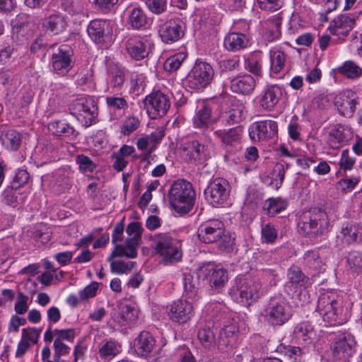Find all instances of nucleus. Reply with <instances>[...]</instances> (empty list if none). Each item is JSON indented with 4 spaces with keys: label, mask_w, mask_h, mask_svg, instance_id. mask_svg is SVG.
I'll return each instance as SVG.
<instances>
[{
    "label": "nucleus",
    "mask_w": 362,
    "mask_h": 362,
    "mask_svg": "<svg viewBox=\"0 0 362 362\" xmlns=\"http://www.w3.org/2000/svg\"><path fill=\"white\" fill-rule=\"evenodd\" d=\"M298 227L300 233L309 238H316L327 233L330 224L326 211L315 207L301 214Z\"/></svg>",
    "instance_id": "f257e3e1"
},
{
    "label": "nucleus",
    "mask_w": 362,
    "mask_h": 362,
    "mask_svg": "<svg viewBox=\"0 0 362 362\" xmlns=\"http://www.w3.org/2000/svg\"><path fill=\"white\" fill-rule=\"evenodd\" d=\"M168 196L170 204L175 211L185 214L192 210L196 194L190 182L177 180L171 185Z\"/></svg>",
    "instance_id": "f03ea898"
},
{
    "label": "nucleus",
    "mask_w": 362,
    "mask_h": 362,
    "mask_svg": "<svg viewBox=\"0 0 362 362\" xmlns=\"http://www.w3.org/2000/svg\"><path fill=\"white\" fill-rule=\"evenodd\" d=\"M341 301L336 292L327 291L318 298L316 311L327 326L342 325L346 322L341 316Z\"/></svg>",
    "instance_id": "7ed1b4c3"
},
{
    "label": "nucleus",
    "mask_w": 362,
    "mask_h": 362,
    "mask_svg": "<svg viewBox=\"0 0 362 362\" xmlns=\"http://www.w3.org/2000/svg\"><path fill=\"white\" fill-rule=\"evenodd\" d=\"M69 110L86 127L97 122L98 107L91 97L84 96L73 100L69 105Z\"/></svg>",
    "instance_id": "20e7f679"
},
{
    "label": "nucleus",
    "mask_w": 362,
    "mask_h": 362,
    "mask_svg": "<svg viewBox=\"0 0 362 362\" xmlns=\"http://www.w3.org/2000/svg\"><path fill=\"white\" fill-rule=\"evenodd\" d=\"M230 185L228 182L221 177L213 180L204 190L206 200L214 207L224 206L228 204Z\"/></svg>",
    "instance_id": "39448f33"
},
{
    "label": "nucleus",
    "mask_w": 362,
    "mask_h": 362,
    "mask_svg": "<svg viewBox=\"0 0 362 362\" xmlns=\"http://www.w3.org/2000/svg\"><path fill=\"white\" fill-rule=\"evenodd\" d=\"M264 313L267 322L274 326L284 325L292 316L289 305L281 298H271Z\"/></svg>",
    "instance_id": "423d86ee"
},
{
    "label": "nucleus",
    "mask_w": 362,
    "mask_h": 362,
    "mask_svg": "<svg viewBox=\"0 0 362 362\" xmlns=\"http://www.w3.org/2000/svg\"><path fill=\"white\" fill-rule=\"evenodd\" d=\"M155 248L165 263L178 262L182 257L179 243L168 234H158L153 240Z\"/></svg>",
    "instance_id": "0eeeda50"
},
{
    "label": "nucleus",
    "mask_w": 362,
    "mask_h": 362,
    "mask_svg": "<svg viewBox=\"0 0 362 362\" xmlns=\"http://www.w3.org/2000/svg\"><path fill=\"white\" fill-rule=\"evenodd\" d=\"M73 55L74 51L68 45L54 47L50 61L54 71L60 76L66 75L74 65Z\"/></svg>",
    "instance_id": "6e6552de"
},
{
    "label": "nucleus",
    "mask_w": 362,
    "mask_h": 362,
    "mask_svg": "<svg viewBox=\"0 0 362 362\" xmlns=\"http://www.w3.org/2000/svg\"><path fill=\"white\" fill-rule=\"evenodd\" d=\"M214 69L204 62H197L187 77V83L189 88L199 90L206 87L212 81Z\"/></svg>",
    "instance_id": "1a4fd4ad"
},
{
    "label": "nucleus",
    "mask_w": 362,
    "mask_h": 362,
    "mask_svg": "<svg viewBox=\"0 0 362 362\" xmlns=\"http://www.w3.org/2000/svg\"><path fill=\"white\" fill-rule=\"evenodd\" d=\"M236 291L241 302L247 305H251L263 295L261 283L251 278H242L237 280Z\"/></svg>",
    "instance_id": "9d476101"
},
{
    "label": "nucleus",
    "mask_w": 362,
    "mask_h": 362,
    "mask_svg": "<svg viewBox=\"0 0 362 362\" xmlns=\"http://www.w3.org/2000/svg\"><path fill=\"white\" fill-rule=\"evenodd\" d=\"M198 276L206 281L210 286L219 291L228 281V272L212 263L204 264L198 268Z\"/></svg>",
    "instance_id": "9b49d317"
},
{
    "label": "nucleus",
    "mask_w": 362,
    "mask_h": 362,
    "mask_svg": "<svg viewBox=\"0 0 362 362\" xmlns=\"http://www.w3.org/2000/svg\"><path fill=\"white\" fill-rule=\"evenodd\" d=\"M144 105L151 118L156 119L167 113L170 107V101L168 95L158 90L146 96Z\"/></svg>",
    "instance_id": "f8f14e48"
},
{
    "label": "nucleus",
    "mask_w": 362,
    "mask_h": 362,
    "mask_svg": "<svg viewBox=\"0 0 362 362\" xmlns=\"http://www.w3.org/2000/svg\"><path fill=\"white\" fill-rule=\"evenodd\" d=\"M185 150L187 151V156L189 162L203 164L211 158V139H209L204 142L198 140L188 142Z\"/></svg>",
    "instance_id": "ddd939ff"
},
{
    "label": "nucleus",
    "mask_w": 362,
    "mask_h": 362,
    "mask_svg": "<svg viewBox=\"0 0 362 362\" xmlns=\"http://www.w3.org/2000/svg\"><path fill=\"white\" fill-rule=\"evenodd\" d=\"M278 133L277 122L272 119L256 122L250 128V137L253 141H268Z\"/></svg>",
    "instance_id": "4468645a"
},
{
    "label": "nucleus",
    "mask_w": 362,
    "mask_h": 362,
    "mask_svg": "<svg viewBox=\"0 0 362 362\" xmlns=\"http://www.w3.org/2000/svg\"><path fill=\"white\" fill-rule=\"evenodd\" d=\"M87 33L93 42L98 44H103L109 40L112 35L111 23L105 19H94L89 23Z\"/></svg>",
    "instance_id": "2eb2a0df"
},
{
    "label": "nucleus",
    "mask_w": 362,
    "mask_h": 362,
    "mask_svg": "<svg viewBox=\"0 0 362 362\" xmlns=\"http://www.w3.org/2000/svg\"><path fill=\"white\" fill-rule=\"evenodd\" d=\"M185 23L178 18H171L160 25L159 35L163 42H175L181 39L185 34Z\"/></svg>",
    "instance_id": "dca6fc26"
},
{
    "label": "nucleus",
    "mask_w": 362,
    "mask_h": 362,
    "mask_svg": "<svg viewBox=\"0 0 362 362\" xmlns=\"http://www.w3.org/2000/svg\"><path fill=\"white\" fill-rule=\"evenodd\" d=\"M224 232L223 223L218 220H211L201 224L197 230L200 241L206 244L217 243Z\"/></svg>",
    "instance_id": "f3484780"
},
{
    "label": "nucleus",
    "mask_w": 362,
    "mask_h": 362,
    "mask_svg": "<svg viewBox=\"0 0 362 362\" xmlns=\"http://www.w3.org/2000/svg\"><path fill=\"white\" fill-rule=\"evenodd\" d=\"M355 346L354 336L347 332L340 334L332 345L334 356L339 360L346 361L355 352Z\"/></svg>",
    "instance_id": "a211bd4d"
},
{
    "label": "nucleus",
    "mask_w": 362,
    "mask_h": 362,
    "mask_svg": "<svg viewBox=\"0 0 362 362\" xmlns=\"http://www.w3.org/2000/svg\"><path fill=\"white\" fill-rule=\"evenodd\" d=\"M359 98L351 90H346L339 93L335 98L334 105L340 115L350 118L351 117L358 104Z\"/></svg>",
    "instance_id": "6ab92c4d"
},
{
    "label": "nucleus",
    "mask_w": 362,
    "mask_h": 362,
    "mask_svg": "<svg viewBox=\"0 0 362 362\" xmlns=\"http://www.w3.org/2000/svg\"><path fill=\"white\" fill-rule=\"evenodd\" d=\"M194 314L192 304L187 300H177L170 305L168 311L169 317L178 323H185L191 319Z\"/></svg>",
    "instance_id": "aec40b11"
},
{
    "label": "nucleus",
    "mask_w": 362,
    "mask_h": 362,
    "mask_svg": "<svg viewBox=\"0 0 362 362\" xmlns=\"http://www.w3.org/2000/svg\"><path fill=\"white\" fill-rule=\"evenodd\" d=\"M151 42L145 37H134L129 38L126 43L129 54L136 60L144 59L148 56Z\"/></svg>",
    "instance_id": "412c9836"
},
{
    "label": "nucleus",
    "mask_w": 362,
    "mask_h": 362,
    "mask_svg": "<svg viewBox=\"0 0 362 362\" xmlns=\"http://www.w3.org/2000/svg\"><path fill=\"white\" fill-rule=\"evenodd\" d=\"M356 18L346 14L337 16L330 24L332 33L334 35L347 36L355 26Z\"/></svg>",
    "instance_id": "4be33fe9"
},
{
    "label": "nucleus",
    "mask_w": 362,
    "mask_h": 362,
    "mask_svg": "<svg viewBox=\"0 0 362 362\" xmlns=\"http://www.w3.org/2000/svg\"><path fill=\"white\" fill-rule=\"evenodd\" d=\"M282 95L281 89L277 86H269L264 89L259 101L264 110H272L278 104Z\"/></svg>",
    "instance_id": "5701e85b"
},
{
    "label": "nucleus",
    "mask_w": 362,
    "mask_h": 362,
    "mask_svg": "<svg viewBox=\"0 0 362 362\" xmlns=\"http://www.w3.org/2000/svg\"><path fill=\"white\" fill-rule=\"evenodd\" d=\"M293 337L298 344L303 347L308 346L315 338L313 326L308 322L298 324L294 328Z\"/></svg>",
    "instance_id": "b1692460"
},
{
    "label": "nucleus",
    "mask_w": 362,
    "mask_h": 362,
    "mask_svg": "<svg viewBox=\"0 0 362 362\" xmlns=\"http://www.w3.org/2000/svg\"><path fill=\"white\" fill-rule=\"evenodd\" d=\"M255 86V80L250 74L239 75L230 80V90L238 94L249 95Z\"/></svg>",
    "instance_id": "393cba45"
},
{
    "label": "nucleus",
    "mask_w": 362,
    "mask_h": 362,
    "mask_svg": "<svg viewBox=\"0 0 362 362\" xmlns=\"http://www.w3.org/2000/svg\"><path fill=\"white\" fill-rule=\"evenodd\" d=\"M250 45L249 37L239 32H230L228 33L223 42L226 49L231 52H237L247 47Z\"/></svg>",
    "instance_id": "a878e982"
},
{
    "label": "nucleus",
    "mask_w": 362,
    "mask_h": 362,
    "mask_svg": "<svg viewBox=\"0 0 362 362\" xmlns=\"http://www.w3.org/2000/svg\"><path fill=\"white\" fill-rule=\"evenodd\" d=\"M156 340L148 332L143 331L134 341V350L139 356H146L154 349Z\"/></svg>",
    "instance_id": "bb28decb"
},
{
    "label": "nucleus",
    "mask_w": 362,
    "mask_h": 362,
    "mask_svg": "<svg viewBox=\"0 0 362 362\" xmlns=\"http://www.w3.org/2000/svg\"><path fill=\"white\" fill-rule=\"evenodd\" d=\"M215 134L218 138L221 139L223 144H224L228 148L233 147L235 151H238L241 148L240 146V136L241 130L238 128H231L228 131L219 130L215 132Z\"/></svg>",
    "instance_id": "cd10ccee"
},
{
    "label": "nucleus",
    "mask_w": 362,
    "mask_h": 362,
    "mask_svg": "<svg viewBox=\"0 0 362 362\" xmlns=\"http://www.w3.org/2000/svg\"><path fill=\"white\" fill-rule=\"evenodd\" d=\"M67 23L64 17L59 13L52 14L42 21V27L53 35L62 33L66 28Z\"/></svg>",
    "instance_id": "c85d7f7f"
},
{
    "label": "nucleus",
    "mask_w": 362,
    "mask_h": 362,
    "mask_svg": "<svg viewBox=\"0 0 362 362\" xmlns=\"http://www.w3.org/2000/svg\"><path fill=\"white\" fill-rule=\"evenodd\" d=\"M201 280L202 278L198 276V269L196 275L192 274H185L183 278V285L186 296L189 298H195L201 286Z\"/></svg>",
    "instance_id": "c756f323"
},
{
    "label": "nucleus",
    "mask_w": 362,
    "mask_h": 362,
    "mask_svg": "<svg viewBox=\"0 0 362 362\" xmlns=\"http://www.w3.org/2000/svg\"><path fill=\"white\" fill-rule=\"evenodd\" d=\"M212 109L208 105L205 104L197 111L193 118V124L197 128H206L209 125L214 124L216 119H214L211 115Z\"/></svg>",
    "instance_id": "7c9ffc66"
},
{
    "label": "nucleus",
    "mask_w": 362,
    "mask_h": 362,
    "mask_svg": "<svg viewBox=\"0 0 362 362\" xmlns=\"http://www.w3.org/2000/svg\"><path fill=\"white\" fill-rule=\"evenodd\" d=\"M245 68L255 76H262V55L260 51L251 52L244 62Z\"/></svg>",
    "instance_id": "2f4dec72"
},
{
    "label": "nucleus",
    "mask_w": 362,
    "mask_h": 362,
    "mask_svg": "<svg viewBox=\"0 0 362 362\" xmlns=\"http://www.w3.org/2000/svg\"><path fill=\"white\" fill-rule=\"evenodd\" d=\"M98 352L102 358H113L121 352V346L115 339H105L100 344Z\"/></svg>",
    "instance_id": "473e14b6"
},
{
    "label": "nucleus",
    "mask_w": 362,
    "mask_h": 362,
    "mask_svg": "<svg viewBox=\"0 0 362 362\" xmlns=\"http://www.w3.org/2000/svg\"><path fill=\"white\" fill-rule=\"evenodd\" d=\"M128 23L133 28L140 29L147 25L148 18L143 9L135 7L129 11Z\"/></svg>",
    "instance_id": "72a5a7b5"
},
{
    "label": "nucleus",
    "mask_w": 362,
    "mask_h": 362,
    "mask_svg": "<svg viewBox=\"0 0 362 362\" xmlns=\"http://www.w3.org/2000/svg\"><path fill=\"white\" fill-rule=\"evenodd\" d=\"M287 277L288 279V284L297 287H306L308 282V279L305 277L300 269L297 266L291 267L287 272Z\"/></svg>",
    "instance_id": "f704fd0d"
},
{
    "label": "nucleus",
    "mask_w": 362,
    "mask_h": 362,
    "mask_svg": "<svg viewBox=\"0 0 362 362\" xmlns=\"http://www.w3.org/2000/svg\"><path fill=\"white\" fill-rule=\"evenodd\" d=\"M303 263L310 269L318 272L323 269L325 266L318 250L307 251L303 255Z\"/></svg>",
    "instance_id": "c9c22d12"
},
{
    "label": "nucleus",
    "mask_w": 362,
    "mask_h": 362,
    "mask_svg": "<svg viewBox=\"0 0 362 362\" xmlns=\"http://www.w3.org/2000/svg\"><path fill=\"white\" fill-rule=\"evenodd\" d=\"M285 176L284 164L277 163L268 177V185L275 189H279L284 182Z\"/></svg>",
    "instance_id": "e433bc0d"
},
{
    "label": "nucleus",
    "mask_w": 362,
    "mask_h": 362,
    "mask_svg": "<svg viewBox=\"0 0 362 362\" xmlns=\"http://www.w3.org/2000/svg\"><path fill=\"white\" fill-rule=\"evenodd\" d=\"M109 80L113 88H119L125 81L124 69L118 64H111L108 69Z\"/></svg>",
    "instance_id": "4c0bfd02"
},
{
    "label": "nucleus",
    "mask_w": 362,
    "mask_h": 362,
    "mask_svg": "<svg viewBox=\"0 0 362 362\" xmlns=\"http://www.w3.org/2000/svg\"><path fill=\"white\" fill-rule=\"evenodd\" d=\"M337 70L340 74L350 79L358 78L362 75V68L353 61H346Z\"/></svg>",
    "instance_id": "58836bf2"
},
{
    "label": "nucleus",
    "mask_w": 362,
    "mask_h": 362,
    "mask_svg": "<svg viewBox=\"0 0 362 362\" xmlns=\"http://www.w3.org/2000/svg\"><path fill=\"white\" fill-rule=\"evenodd\" d=\"M48 128L54 135L59 136H69L75 132V129L72 126L60 121L49 123Z\"/></svg>",
    "instance_id": "ea45409f"
},
{
    "label": "nucleus",
    "mask_w": 362,
    "mask_h": 362,
    "mask_svg": "<svg viewBox=\"0 0 362 362\" xmlns=\"http://www.w3.org/2000/svg\"><path fill=\"white\" fill-rule=\"evenodd\" d=\"M197 337L205 349H211L215 346V335L209 327L200 328L198 330Z\"/></svg>",
    "instance_id": "a19ab883"
},
{
    "label": "nucleus",
    "mask_w": 362,
    "mask_h": 362,
    "mask_svg": "<svg viewBox=\"0 0 362 362\" xmlns=\"http://www.w3.org/2000/svg\"><path fill=\"white\" fill-rule=\"evenodd\" d=\"M347 142L342 130L339 128L333 129L329 132L328 144L333 149H339Z\"/></svg>",
    "instance_id": "79ce46f5"
},
{
    "label": "nucleus",
    "mask_w": 362,
    "mask_h": 362,
    "mask_svg": "<svg viewBox=\"0 0 362 362\" xmlns=\"http://www.w3.org/2000/svg\"><path fill=\"white\" fill-rule=\"evenodd\" d=\"M4 144L11 150H17L19 148L21 144V135L19 132L11 129L2 137Z\"/></svg>",
    "instance_id": "37998d69"
},
{
    "label": "nucleus",
    "mask_w": 362,
    "mask_h": 362,
    "mask_svg": "<svg viewBox=\"0 0 362 362\" xmlns=\"http://www.w3.org/2000/svg\"><path fill=\"white\" fill-rule=\"evenodd\" d=\"M271 71L278 74L282 71L285 66L286 56L280 50H273L270 52Z\"/></svg>",
    "instance_id": "c03bdc74"
},
{
    "label": "nucleus",
    "mask_w": 362,
    "mask_h": 362,
    "mask_svg": "<svg viewBox=\"0 0 362 362\" xmlns=\"http://www.w3.org/2000/svg\"><path fill=\"white\" fill-rule=\"evenodd\" d=\"M287 206V202L281 198H269L266 201L264 209L267 211L268 214L274 216L275 214L282 211Z\"/></svg>",
    "instance_id": "a18cd8bd"
},
{
    "label": "nucleus",
    "mask_w": 362,
    "mask_h": 362,
    "mask_svg": "<svg viewBox=\"0 0 362 362\" xmlns=\"http://www.w3.org/2000/svg\"><path fill=\"white\" fill-rule=\"evenodd\" d=\"M145 4L148 11L156 16L164 14L168 8V0H146Z\"/></svg>",
    "instance_id": "49530a36"
},
{
    "label": "nucleus",
    "mask_w": 362,
    "mask_h": 362,
    "mask_svg": "<svg viewBox=\"0 0 362 362\" xmlns=\"http://www.w3.org/2000/svg\"><path fill=\"white\" fill-rule=\"evenodd\" d=\"M140 124L141 122L138 117L134 115L128 116L123 121L120 133L123 136H129L138 129Z\"/></svg>",
    "instance_id": "de8ad7c7"
},
{
    "label": "nucleus",
    "mask_w": 362,
    "mask_h": 362,
    "mask_svg": "<svg viewBox=\"0 0 362 362\" xmlns=\"http://www.w3.org/2000/svg\"><path fill=\"white\" fill-rule=\"evenodd\" d=\"M343 240L348 244L357 241L358 238L359 230L356 224H346L341 229Z\"/></svg>",
    "instance_id": "09e8293b"
},
{
    "label": "nucleus",
    "mask_w": 362,
    "mask_h": 362,
    "mask_svg": "<svg viewBox=\"0 0 362 362\" xmlns=\"http://www.w3.org/2000/svg\"><path fill=\"white\" fill-rule=\"evenodd\" d=\"M276 351L290 358H293V361H298L300 359L298 358L303 354V350L298 346H287L283 344L277 346Z\"/></svg>",
    "instance_id": "8fccbe9b"
},
{
    "label": "nucleus",
    "mask_w": 362,
    "mask_h": 362,
    "mask_svg": "<svg viewBox=\"0 0 362 362\" xmlns=\"http://www.w3.org/2000/svg\"><path fill=\"white\" fill-rule=\"evenodd\" d=\"M110 263V269L112 273L115 274H126L129 272L134 267V262H125L122 260H111L109 261Z\"/></svg>",
    "instance_id": "3c124183"
},
{
    "label": "nucleus",
    "mask_w": 362,
    "mask_h": 362,
    "mask_svg": "<svg viewBox=\"0 0 362 362\" xmlns=\"http://www.w3.org/2000/svg\"><path fill=\"white\" fill-rule=\"evenodd\" d=\"M185 56L182 53H177L173 56L170 57L164 63V69L167 71H175L178 69Z\"/></svg>",
    "instance_id": "603ef678"
},
{
    "label": "nucleus",
    "mask_w": 362,
    "mask_h": 362,
    "mask_svg": "<svg viewBox=\"0 0 362 362\" xmlns=\"http://www.w3.org/2000/svg\"><path fill=\"white\" fill-rule=\"evenodd\" d=\"M226 310L225 306L221 303H212L207 308L210 316L217 322H221L226 317Z\"/></svg>",
    "instance_id": "864d4df0"
},
{
    "label": "nucleus",
    "mask_w": 362,
    "mask_h": 362,
    "mask_svg": "<svg viewBox=\"0 0 362 362\" xmlns=\"http://www.w3.org/2000/svg\"><path fill=\"white\" fill-rule=\"evenodd\" d=\"M76 163L79 166V170L82 173L90 172L92 173L96 168V165L88 156L80 154L76 158Z\"/></svg>",
    "instance_id": "5fc2aeb1"
},
{
    "label": "nucleus",
    "mask_w": 362,
    "mask_h": 362,
    "mask_svg": "<svg viewBox=\"0 0 362 362\" xmlns=\"http://www.w3.org/2000/svg\"><path fill=\"white\" fill-rule=\"evenodd\" d=\"M261 233L264 242L267 243H273L277 238V230L270 223L262 226Z\"/></svg>",
    "instance_id": "6e6d98bb"
},
{
    "label": "nucleus",
    "mask_w": 362,
    "mask_h": 362,
    "mask_svg": "<svg viewBox=\"0 0 362 362\" xmlns=\"http://www.w3.org/2000/svg\"><path fill=\"white\" fill-rule=\"evenodd\" d=\"M30 175L25 169H19L16 173L11 182V189H18L28 182Z\"/></svg>",
    "instance_id": "4d7b16f0"
},
{
    "label": "nucleus",
    "mask_w": 362,
    "mask_h": 362,
    "mask_svg": "<svg viewBox=\"0 0 362 362\" xmlns=\"http://www.w3.org/2000/svg\"><path fill=\"white\" fill-rule=\"evenodd\" d=\"M347 263L355 271H362V252L352 251L347 256Z\"/></svg>",
    "instance_id": "13d9d810"
},
{
    "label": "nucleus",
    "mask_w": 362,
    "mask_h": 362,
    "mask_svg": "<svg viewBox=\"0 0 362 362\" xmlns=\"http://www.w3.org/2000/svg\"><path fill=\"white\" fill-rule=\"evenodd\" d=\"M243 113V107L240 105L231 108L226 112V120L228 124H233L240 122Z\"/></svg>",
    "instance_id": "bf43d9fd"
},
{
    "label": "nucleus",
    "mask_w": 362,
    "mask_h": 362,
    "mask_svg": "<svg viewBox=\"0 0 362 362\" xmlns=\"http://www.w3.org/2000/svg\"><path fill=\"white\" fill-rule=\"evenodd\" d=\"M55 335L56 339L54 341H73L76 337V332L74 329L71 328L64 329H55Z\"/></svg>",
    "instance_id": "052dcab7"
},
{
    "label": "nucleus",
    "mask_w": 362,
    "mask_h": 362,
    "mask_svg": "<svg viewBox=\"0 0 362 362\" xmlns=\"http://www.w3.org/2000/svg\"><path fill=\"white\" fill-rule=\"evenodd\" d=\"M28 296L23 293H19L18 294L14 306V310L17 314L23 315L28 311Z\"/></svg>",
    "instance_id": "680f3d73"
},
{
    "label": "nucleus",
    "mask_w": 362,
    "mask_h": 362,
    "mask_svg": "<svg viewBox=\"0 0 362 362\" xmlns=\"http://www.w3.org/2000/svg\"><path fill=\"white\" fill-rule=\"evenodd\" d=\"M261 9L270 11H276L281 8L283 0H257Z\"/></svg>",
    "instance_id": "e2e57ef3"
},
{
    "label": "nucleus",
    "mask_w": 362,
    "mask_h": 362,
    "mask_svg": "<svg viewBox=\"0 0 362 362\" xmlns=\"http://www.w3.org/2000/svg\"><path fill=\"white\" fill-rule=\"evenodd\" d=\"M120 317L126 322H131L136 320V310L130 305H123L120 307Z\"/></svg>",
    "instance_id": "0e129e2a"
},
{
    "label": "nucleus",
    "mask_w": 362,
    "mask_h": 362,
    "mask_svg": "<svg viewBox=\"0 0 362 362\" xmlns=\"http://www.w3.org/2000/svg\"><path fill=\"white\" fill-rule=\"evenodd\" d=\"M106 103L110 108L123 110L127 107V102L121 97H107Z\"/></svg>",
    "instance_id": "69168bd1"
},
{
    "label": "nucleus",
    "mask_w": 362,
    "mask_h": 362,
    "mask_svg": "<svg viewBox=\"0 0 362 362\" xmlns=\"http://www.w3.org/2000/svg\"><path fill=\"white\" fill-rule=\"evenodd\" d=\"M140 238L129 237L126 240V248L127 250V257L135 258L137 255L136 248L139 245Z\"/></svg>",
    "instance_id": "338daca9"
},
{
    "label": "nucleus",
    "mask_w": 362,
    "mask_h": 362,
    "mask_svg": "<svg viewBox=\"0 0 362 362\" xmlns=\"http://www.w3.org/2000/svg\"><path fill=\"white\" fill-rule=\"evenodd\" d=\"M239 66V60L235 59H224L219 62V67L222 74L232 71Z\"/></svg>",
    "instance_id": "774afa93"
}]
</instances>
